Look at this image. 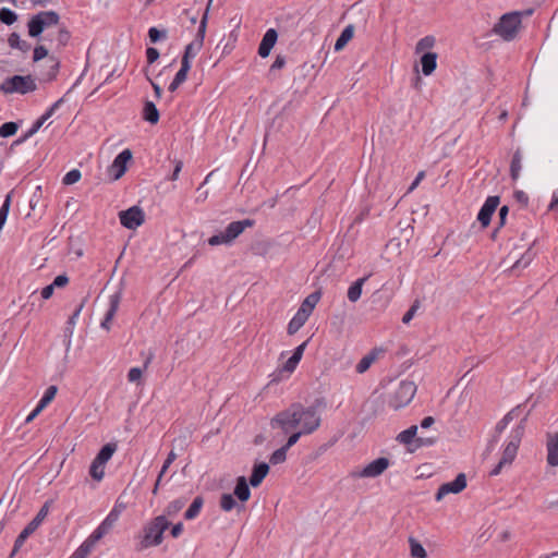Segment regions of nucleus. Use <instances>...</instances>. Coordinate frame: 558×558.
<instances>
[{
    "instance_id": "f257e3e1",
    "label": "nucleus",
    "mask_w": 558,
    "mask_h": 558,
    "mask_svg": "<svg viewBox=\"0 0 558 558\" xmlns=\"http://www.w3.org/2000/svg\"><path fill=\"white\" fill-rule=\"evenodd\" d=\"M322 423V415L317 405L304 407L300 402L292 403L289 408L278 412L270 421L271 428H279L283 434L299 429L310 435Z\"/></svg>"
},
{
    "instance_id": "f03ea898",
    "label": "nucleus",
    "mask_w": 558,
    "mask_h": 558,
    "mask_svg": "<svg viewBox=\"0 0 558 558\" xmlns=\"http://www.w3.org/2000/svg\"><path fill=\"white\" fill-rule=\"evenodd\" d=\"M169 521L165 515H158L148 522L140 536L135 549L143 551L151 546H158L163 539V532L169 527Z\"/></svg>"
},
{
    "instance_id": "7ed1b4c3",
    "label": "nucleus",
    "mask_w": 558,
    "mask_h": 558,
    "mask_svg": "<svg viewBox=\"0 0 558 558\" xmlns=\"http://www.w3.org/2000/svg\"><path fill=\"white\" fill-rule=\"evenodd\" d=\"M529 413L520 421V423L512 429L510 440L506 445L502 457L497 465L489 472L490 476H497L500 474L505 465H510L517 457L519 446L525 430V423L527 421Z\"/></svg>"
},
{
    "instance_id": "20e7f679",
    "label": "nucleus",
    "mask_w": 558,
    "mask_h": 558,
    "mask_svg": "<svg viewBox=\"0 0 558 558\" xmlns=\"http://www.w3.org/2000/svg\"><path fill=\"white\" fill-rule=\"evenodd\" d=\"M522 13L519 11L508 12L500 16L494 25L492 33L500 36L505 41L513 40L521 27Z\"/></svg>"
},
{
    "instance_id": "39448f33",
    "label": "nucleus",
    "mask_w": 558,
    "mask_h": 558,
    "mask_svg": "<svg viewBox=\"0 0 558 558\" xmlns=\"http://www.w3.org/2000/svg\"><path fill=\"white\" fill-rule=\"evenodd\" d=\"M60 15L56 11H41L33 15L28 23V35L38 38L45 31H49L52 26H58Z\"/></svg>"
},
{
    "instance_id": "423d86ee",
    "label": "nucleus",
    "mask_w": 558,
    "mask_h": 558,
    "mask_svg": "<svg viewBox=\"0 0 558 558\" xmlns=\"http://www.w3.org/2000/svg\"><path fill=\"white\" fill-rule=\"evenodd\" d=\"M254 223L252 219L232 221L227 226L225 231L210 236L208 244L211 246L230 245L246 228L253 227Z\"/></svg>"
},
{
    "instance_id": "0eeeda50",
    "label": "nucleus",
    "mask_w": 558,
    "mask_h": 558,
    "mask_svg": "<svg viewBox=\"0 0 558 558\" xmlns=\"http://www.w3.org/2000/svg\"><path fill=\"white\" fill-rule=\"evenodd\" d=\"M211 2H213V0L208 1L207 8L201 19L195 39L192 43H190L189 45H186V47L184 49V53H183L182 60H181L182 63L191 64V61L196 57V54L203 47L207 21H208V13H209V8L211 5Z\"/></svg>"
},
{
    "instance_id": "6e6552de",
    "label": "nucleus",
    "mask_w": 558,
    "mask_h": 558,
    "mask_svg": "<svg viewBox=\"0 0 558 558\" xmlns=\"http://www.w3.org/2000/svg\"><path fill=\"white\" fill-rule=\"evenodd\" d=\"M37 85L31 75H13L4 80L0 85V90L3 94H21L36 90Z\"/></svg>"
},
{
    "instance_id": "1a4fd4ad",
    "label": "nucleus",
    "mask_w": 558,
    "mask_h": 558,
    "mask_svg": "<svg viewBox=\"0 0 558 558\" xmlns=\"http://www.w3.org/2000/svg\"><path fill=\"white\" fill-rule=\"evenodd\" d=\"M47 514L48 505L46 504L41 507L36 517L22 530V532L16 537L13 549L10 554L11 558L20 550V548L24 545L25 541L39 527V525L47 517Z\"/></svg>"
},
{
    "instance_id": "9d476101",
    "label": "nucleus",
    "mask_w": 558,
    "mask_h": 558,
    "mask_svg": "<svg viewBox=\"0 0 558 558\" xmlns=\"http://www.w3.org/2000/svg\"><path fill=\"white\" fill-rule=\"evenodd\" d=\"M121 225L130 230H134L140 227L145 220V214L138 206H132L126 210L119 213Z\"/></svg>"
},
{
    "instance_id": "9b49d317",
    "label": "nucleus",
    "mask_w": 558,
    "mask_h": 558,
    "mask_svg": "<svg viewBox=\"0 0 558 558\" xmlns=\"http://www.w3.org/2000/svg\"><path fill=\"white\" fill-rule=\"evenodd\" d=\"M466 487V476L464 473H459L451 482L440 485L436 493V500H441L448 494H459Z\"/></svg>"
},
{
    "instance_id": "f8f14e48",
    "label": "nucleus",
    "mask_w": 558,
    "mask_h": 558,
    "mask_svg": "<svg viewBox=\"0 0 558 558\" xmlns=\"http://www.w3.org/2000/svg\"><path fill=\"white\" fill-rule=\"evenodd\" d=\"M499 203H500V197L497 195L488 196L486 198L485 203L481 207L478 215H477V220L480 221V223L483 228H486L489 226L492 216L496 211Z\"/></svg>"
},
{
    "instance_id": "ddd939ff",
    "label": "nucleus",
    "mask_w": 558,
    "mask_h": 558,
    "mask_svg": "<svg viewBox=\"0 0 558 558\" xmlns=\"http://www.w3.org/2000/svg\"><path fill=\"white\" fill-rule=\"evenodd\" d=\"M390 462L387 458L380 457L372 462H369L366 466H364L356 476L359 477H377L383 474L389 466Z\"/></svg>"
},
{
    "instance_id": "4468645a",
    "label": "nucleus",
    "mask_w": 558,
    "mask_h": 558,
    "mask_svg": "<svg viewBox=\"0 0 558 558\" xmlns=\"http://www.w3.org/2000/svg\"><path fill=\"white\" fill-rule=\"evenodd\" d=\"M132 158V153L130 149H124L114 158L112 165L110 166V173L112 174L114 180L120 179L126 171V163Z\"/></svg>"
},
{
    "instance_id": "2eb2a0df",
    "label": "nucleus",
    "mask_w": 558,
    "mask_h": 558,
    "mask_svg": "<svg viewBox=\"0 0 558 558\" xmlns=\"http://www.w3.org/2000/svg\"><path fill=\"white\" fill-rule=\"evenodd\" d=\"M417 433V426L412 425L408 429L402 430L398 436L397 440L400 444H403L407 446V453L411 454L416 450L417 445L414 441V438Z\"/></svg>"
},
{
    "instance_id": "dca6fc26",
    "label": "nucleus",
    "mask_w": 558,
    "mask_h": 558,
    "mask_svg": "<svg viewBox=\"0 0 558 558\" xmlns=\"http://www.w3.org/2000/svg\"><path fill=\"white\" fill-rule=\"evenodd\" d=\"M278 38V34L276 29L269 28L263 36L262 41L258 47V54L262 58H266L269 56L272 47L275 46Z\"/></svg>"
},
{
    "instance_id": "f3484780",
    "label": "nucleus",
    "mask_w": 558,
    "mask_h": 558,
    "mask_svg": "<svg viewBox=\"0 0 558 558\" xmlns=\"http://www.w3.org/2000/svg\"><path fill=\"white\" fill-rule=\"evenodd\" d=\"M438 54L433 51L421 52V72L428 76L432 75L437 68Z\"/></svg>"
},
{
    "instance_id": "a211bd4d",
    "label": "nucleus",
    "mask_w": 558,
    "mask_h": 558,
    "mask_svg": "<svg viewBox=\"0 0 558 558\" xmlns=\"http://www.w3.org/2000/svg\"><path fill=\"white\" fill-rule=\"evenodd\" d=\"M306 345H307V341H304L303 343H301L300 345H298L294 349L292 355L282 365V368H281L282 372H286L288 374H291L294 372V369L296 368L298 364L300 363V361L303 356Z\"/></svg>"
},
{
    "instance_id": "6ab92c4d",
    "label": "nucleus",
    "mask_w": 558,
    "mask_h": 558,
    "mask_svg": "<svg viewBox=\"0 0 558 558\" xmlns=\"http://www.w3.org/2000/svg\"><path fill=\"white\" fill-rule=\"evenodd\" d=\"M120 301H121V292H116L112 295H110L109 308L105 315L104 320L100 324L104 329L109 330L110 322L112 320V318L114 317V315L119 308Z\"/></svg>"
},
{
    "instance_id": "aec40b11",
    "label": "nucleus",
    "mask_w": 558,
    "mask_h": 558,
    "mask_svg": "<svg viewBox=\"0 0 558 558\" xmlns=\"http://www.w3.org/2000/svg\"><path fill=\"white\" fill-rule=\"evenodd\" d=\"M118 518L119 513L114 509L111 510L109 514L106 517V519L93 532L94 538L98 537L99 539H101L112 529Z\"/></svg>"
},
{
    "instance_id": "412c9836",
    "label": "nucleus",
    "mask_w": 558,
    "mask_h": 558,
    "mask_svg": "<svg viewBox=\"0 0 558 558\" xmlns=\"http://www.w3.org/2000/svg\"><path fill=\"white\" fill-rule=\"evenodd\" d=\"M547 463L550 466L558 465V432L551 436L548 435L547 439Z\"/></svg>"
},
{
    "instance_id": "4be33fe9",
    "label": "nucleus",
    "mask_w": 558,
    "mask_h": 558,
    "mask_svg": "<svg viewBox=\"0 0 558 558\" xmlns=\"http://www.w3.org/2000/svg\"><path fill=\"white\" fill-rule=\"evenodd\" d=\"M269 471V465L265 462H260L255 464L252 471V475L250 477V484L253 487H257L263 480L266 477Z\"/></svg>"
},
{
    "instance_id": "5701e85b",
    "label": "nucleus",
    "mask_w": 558,
    "mask_h": 558,
    "mask_svg": "<svg viewBox=\"0 0 558 558\" xmlns=\"http://www.w3.org/2000/svg\"><path fill=\"white\" fill-rule=\"evenodd\" d=\"M310 316L305 314L304 311L298 310V312L294 314V316L291 318V320L288 324V333L294 335L298 332L306 323Z\"/></svg>"
},
{
    "instance_id": "b1692460",
    "label": "nucleus",
    "mask_w": 558,
    "mask_h": 558,
    "mask_svg": "<svg viewBox=\"0 0 558 558\" xmlns=\"http://www.w3.org/2000/svg\"><path fill=\"white\" fill-rule=\"evenodd\" d=\"M234 495L242 502H244V501L250 499L251 490H250L247 481H246V478L244 476H239L236 478V485H235V488H234Z\"/></svg>"
},
{
    "instance_id": "393cba45",
    "label": "nucleus",
    "mask_w": 558,
    "mask_h": 558,
    "mask_svg": "<svg viewBox=\"0 0 558 558\" xmlns=\"http://www.w3.org/2000/svg\"><path fill=\"white\" fill-rule=\"evenodd\" d=\"M368 276L363 277L354 281L348 289V300L352 303H355L360 300L362 295V288L364 283L367 281Z\"/></svg>"
},
{
    "instance_id": "a878e982",
    "label": "nucleus",
    "mask_w": 558,
    "mask_h": 558,
    "mask_svg": "<svg viewBox=\"0 0 558 558\" xmlns=\"http://www.w3.org/2000/svg\"><path fill=\"white\" fill-rule=\"evenodd\" d=\"M143 118L145 121L156 124L159 121V111L153 101H145L143 109Z\"/></svg>"
},
{
    "instance_id": "bb28decb",
    "label": "nucleus",
    "mask_w": 558,
    "mask_h": 558,
    "mask_svg": "<svg viewBox=\"0 0 558 558\" xmlns=\"http://www.w3.org/2000/svg\"><path fill=\"white\" fill-rule=\"evenodd\" d=\"M353 35H354V26L351 24L347 25L342 29L338 39L336 40L335 50L336 51L342 50L345 47V45L352 39Z\"/></svg>"
},
{
    "instance_id": "cd10ccee",
    "label": "nucleus",
    "mask_w": 558,
    "mask_h": 558,
    "mask_svg": "<svg viewBox=\"0 0 558 558\" xmlns=\"http://www.w3.org/2000/svg\"><path fill=\"white\" fill-rule=\"evenodd\" d=\"M522 169V151L518 148L511 159L510 163V177L513 181H517L520 177Z\"/></svg>"
},
{
    "instance_id": "c85d7f7f",
    "label": "nucleus",
    "mask_w": 558,
    "mask_h": 558,
    "mask_svg": "<svg viewBox=\"0 0 558 558\" xmlns=\"http://www.w3.org/2000/svg\"><path fill=\"white\" fill-rule=\"evenodd\" d=\"M8 44L12 49H19L22 52H28L31 44L20 37L17 33H12L8 38Z\"/></svg>"
},
{
    "instance_id": "c756f323",
    "label": "nucleus",
    "mask_w": 558,
    "mask_h": 558,
    "mask_svg": "<svg viewBox=\"0 0 558 558\" xmlns=\"http://www.w3.org/2000/svg\"><path fill=\"white\" fill-rule=\"evenodd\" d=\"M319 299H320V292L319 291H315V292L308 294L305 298V300L303 301V303L301 304L299 310L300 311H304L305 314H307V316H310L311 313L313 312L314 307L318 303Z\"/></svg>"
},
{
    "instance_id": "7c9ffc66",
    "label": "nucleus",
    "mask_w": 558,
    "mask_h": 558,
    "mask_svg": "<svg viewBox=\"0 0 558 558\" xmlns=\"http://www.w3.org/2000/svg\"><path fill=\"white\" fill-rule=\"evenodd\" d=\"M117 450V445L109 442L101 447L95 458L98 459V463L106 464L113 456Z\"/></svg>"
},
{
    "instance_id": "2f4dec72",
    "label": "nucleus",
    "mask_w": 558,
    "mask_h": 558,
    "mask_svg": "<svg viewBox=\"0 0 558 558\" xmlns=\"http://www.w3.org/2000/svg\"><path fill=\"white\" fill-rule=\"evenodd\" d=\"M203 504H204V500L202 497H199V496L195 497L194 500L192 501V504L190 505V507L187 508V510L185 511L184 518L186 520L195 519L199 514Z\"/></svg>"
},
{
    "instance_id": "473e14b6",
    "label": "nucleus",
    "mask_w": 558,
    "mask_h": 558,
    "mask_svg": "<svg viewBox=\"0 0 558 558\" xmlns=\"http://www.w3.org/2000/svg\"><path fill=\"white\" fill-rule=\"evenodd\" d=\"M535 242L536 241H533L532 245L524 252V254H522L520 259H518L515 262V264L513 265V268H519V267L525 268L526 266H529L531 264V262L536 256V252L533 250Z\"/></svg>"
},
{
    "instance_id": "72a5a7b5",
    "label": "nucleus",
    "mask_w": 558,
    "mask_h": 558,
    "mask_svg": "<svg viewBox=\"0 0 558 558\" xmlns=\"http://www.w3.org/2000/svg\"><path fill=\"white\" fill-rule=\"evenodd\" d=\"M106 464L98 463V459L95 458L89 466V475L97 482H100L105 476Z\"/></svg>"
},
{
    "instance_id": "f704fd0d",
    "label": "nucleus",
    "mask_w": 558,
    "mask_h": 558,
    "mask_svg": "<svg viewBox=\"0 0 558 558\" xmlns=\"http://www.w3.org/2000/svg\"><path fill=\"white\" fill-rule=\"evenodd\" d=\"M84 306V302H82L77 307L76 310L74 311V313L69 317L68 322H66V327L64 329V333L66 337H71L73 335V330H74V327H75V324H76V320L81 314V311Z\"/></svg>"
},
{
    "instance_id": "c9c22d12",
    "label": "nucleus",
    "mask_w": 558,
    "mask_h": 558,
    "mask_svg": "<svg viewBox=\"0 0 558 558\" xmlns=\"http://www.w3.org/2000/svg\"><path fill=\"white\" fill-rule=\"evenodd\" d=\"M375 360H376V354L373 352L363 356L361 359V361L356 364V367H355L356 372L359 374L365 373L371 367V365L374 363Z\"/></svg>"
},
{
    "instance_id": "e433bc0d",
    "label": "nucleus",
    "mask_w": 558,
    "mask_h": 558,
    "mask_svg": "<svg viewBox=\"0 0 558 558\" xmlns=\"http://www.w3.org/2000/svg\"><path fill=\"white\" fill-rule=\"evenodd\" d=\"M415 391L416 386L413 383H402L397 391V395L407 398V401H409L411 398H413Z\"/></svg>"
},
{
    "instance_id": "4c0bfd02",
    "label": "nucleus",
    "mask_w": 558,
    "mask_h": 558,
    "mask_svg": "<svg viewBox=\"0 0 558 558\" xmlns=\"http://www.w3.org/2000/svg\"><path fill=\"white\" fill-rule=\"evenodd\" d=\"M220 507L223 511H231L235 507L241 509L242 507H239L234 497L231 494H223L220 498Z\"/></svg>"
},
{
    "instance_id": "58836bf2",
    "label": "nucleus",
    "mask_w": 558,
    "mask_h": 558,
    "mask_svg": "<svg viewBox=\"0 0 558 558\" xmlns=\"http://www.w3.org/2000/svg\"><path fill=\"white\" fill-rule=\"evenodd\" d=\"M100 541L98 537L94 538V534L92 533L84 542L83 544L77 548V550L81 554H84V556L87 558L92 549L94 548L95 544Z\"/></svg>"
},
{
    "instance_id": "ea45409f",
    "label": "nucleus",
    "mask_w": 558,
    "mask_h": 558,
    "mask_svg": "<svg viewBox=\"0 0 558 558\" xmlns=\"http://www.w3.org/2000/svg\"><path fill=\"white\" fill-rule=\"evenodd\" d=\"M57 391L58 388L56 386H49L38 402L39 408L45 409L53 400Z\"/></svg>"
},
{
    "instance_id": "a19ab883",
    "label": "nucleus",
    "mask_w": 558,
    "mask_h": 558,
    "mask_svg": "<svg viewBox=\"0 0 558 558\" xmlns=\"http://www.w3.org/2000/svg\"><path fill=\"white\" fill-rule=\"evenodd\" d=\"M17 20V14L8 9V8H2L0 10V21L5 24V25H12L15 21Z\"/></svg>"
},
{
    "instance_id": "79ce46f5",
    "label": "nucleus",
    "mask_w": 558,
    "mask_h": 558,
    "mask_svg": "<svg viewBox=\"0 0 558 558\" xmlns=\"http://www.w3.org/2000/svg\"><path fill=\"white\" fill-rule=\"evenodd\" d=\"M71 38L70 32L66 29V27L61 26L57 31L56 40L59 48L64 47Z\"/></svg>"
},
{
    "instance_id": "37998d69",
    "label": "nucleus",
    "mask_w": 558,
    "mask_h": 558,
    "mask_svg": "<svg viewBox=\"0 0 558 558\" xmlns=\"http://www.w3.org/2000/svg\"><path fill=\"white\" fill-rule=\"evenodd\" d=\"M19 124L16 122H5L0 126V137H10L16 133Z\"/></svg>"
},
{
    "instance_id": "c03bdc74",
    "label": "nucleus",
    "mask_w": 558,
    "mask_h": 558,
    "mask_svg": "<svg viewBox=\"0 0 558 558\" xmlns=\"http://www.w3.org/2000/svg\"><path fill=\"white\" fill-rule=\"evenodd\" d=\"M287 451H288V449L284 448L283 446L279 449H277L270 456L269 462L274 465L284 462L287 459Z\"/></svg>"
},
{
    "instance_id": "a18cd8bd",
    "label": "nucleus",
    "mask_w": 558,
    "mask_h": 558,
    "mask_svg": "<svg viewBox=\"0 0 558 558\" xmlns=\"http://www.w3.org/2000/svg\"><path fill=\"white\" fill-rule=\"evenodd\" d=\"M49 61L51 63L50 68L47 71V73H45L43 76V80L46 82H51L52 80H54L59 71V62L53 58H50Z\"/></svg>"
},
{
    "instance_id": "49530a36",
    "label": "nucleus",
    "mask_w": 558,
    "mask_h": 558,
    "mask_svg": "<svg viewBox=\"0 0 558 558\" xmlns=\"http://www.w3.org/2000/svg\"><path fill=\"white\" fill-rule=\"evenodd\" d=\"M82 174H81V171L78 169H72L71 171H69L62 179V183L64 185H71V184H74L76 183L77 181H80Z\"/></svg>"
},
{
    "instance_id": "de8ad7c7",
    "label": "nucleus",
    "mask_w": 558,
    "mask_h": 558,
    "mask_svg": "<svg viewBox=\"0 0 558 558\" xmlns=\"http://www.w3.org/2000/svg\"><path fill=\"white\" fill-rule=\"evenodd\" d=\"M148 37L151 43H157L160 39L167 38V31L165 29H158L157 27H150L148 29Z\"/></svg>"
},
{
    "instance_id": "09e8293b",
    "label": "nucleus",
    "mask_w": 558,
    "mask_h": 558,
    "mask_svg": "<svg viewBox=\"0 0 558 558\" xmlns=\"http://www.w3.org/2000/svg\"><path fill=\"white\" fill-rule=\"evenodd\" d=\"M440 438V432L437 429L434 430L433 435L430 436H423L421 435V447H429L435 445Z\"/></svg>"
},
{
    "instance_id": "8fccbe9b",
    "label": "nucleus",
    "mask_w": 558,
    "mask_h": 558,
    "mask_svg": "<svg viewBox=\"0 0 558 558\" xmlns=\"http://www.w3.org/2000/svg\"><path fill=\"white\" fill-rule=\"evenodd\" d=\"M190 70H191V64H186V63H182L181 62V68L177 72V74L174 75V80L182 85L186 81L187 73H189Z\"/></svg>"
},
{
    "instance_id": "3c124183",
    "label": "nucleus",
    "mask_w": 558,
    "mask_h": 558,
    "mask_svg": "<svg viewBox=\"0 0 558 558\" xmlns=\"http://www.w3.org/2000/svg\"><path fill=\"white\" fill-rule=\"evenodd\" d=\"M12 195H13V191H10L7 195H5V198L0 207V216L3 217V218H8V215H9V211H10V207H11V202H12Z\"/></svg>"
},
{
    "instance_id": "603ef678",
    "label": "nucleus",
    "mask_w": 558,
    "mask_h": 558,
    "mask_svg": "<svg viewBox=\"0 0 558 558\" xmlns=\"http://www.w3.org/2000/svg\"><path fill=\"white\" fill-rule=\"evenodd\" d=\"M417 308H418V299H415L413 301L411 307L409 308V311L403 315L402 323L409 324L416 315Z\"/></svg>"
},
{
    "instance_id": "864d4df0",
    "label": "nucleus",
    "mask_w": 558,
    "mask_h": 558,
    "mask_svg": "<svg viewBox=\"0 0 558 558\" xmlns=\"http://www.w3.org/2000/svg\"><path fill=\"white\" fill-rule=\"evenodd\" d=\"M289 434L290 436L287 442L283 445V447L287 448L288 450L299 441L302 435H305L299 429L291 430Z\"/></svg>"
},
{
    "instance_id": "5fc2aeb1",
    "label": "nucleus",
    "mask_w": 558,
    "mask_h": 558,
    "mask_svg": "<svg viewBox=\"0 0 558 558\" xmlns=\"http://www.w3.org/2000/svg\"><path fill=\"white\" fill-rule=\"evenodd\" d=\"M177 459V454L173 451H170L167 459L165 460L162 468L159 472V480L162 478L169 466L173 463V461Z\"/></svg>"
},
{
    "instance_id": "6e6d98bb",
    "label": "nucleus",
    "mask_w": 558,
    "mask_h": 558,
    "mask_svg": "<svg viewBox=\"0 0 558 558\" xmlns=\"http://www.w3.org/2000/svg\"><path fill=\"white\" fill-rule=\"evenodd\" d=\"M47 56H48V49L45 46L39 45V46L35 47L34 53H33L34 62H38L41 59L46 58Z\"/></svg>"
},
{
    "instance_id": "4d7b16f0",
    "label": "nucleus",
    "mask_w": 558,
    "mask_h": 558,
    "mask_svg": "<svg viewBox=\"0 0 558 558\" xmlns=\"http://www.w3.org/2000/svg\"><path fill=\"white\" fill-rule=\"evenodd\" d=\"M143 368L132 367L128 373V379L130 383H138L142 378Z\"/></svg>"
},
{
    "instance_id": "13d9d810",
    "label": "nucleus",
    "mask_w": 558,
    "mask_h": 558,
    "mask_svg": "<svg viewBox=\"0 0 558 558\" xmlns=\"http://www.w3.org/2000/svg\"><path fill=\"white\" fill-rule=\"evenodd\" d=\"M522 405L519 404L511 409L504 417L502 421H505L508 425L510 422H512L513 418L518 417L520 415Z\"/></svg>"
},
{
    "instance_id": "bf43d9fd",
    "label": "nucleus",
    "mask_w": 558,
    "mask_h": 558,
    "mask_svg": "<svg viewBox=\"0 0 558 558\" xmlns=\"http://www.w3.org/2000/svg\"><path fill=\"white\" fill-rule=\"evenodd\" d=\"M522 405L519 404L511 409L504 417L502 421H505L508 425L510 422H512L513 418L518 417L520 415Z\"/></svg>"
},
{
    "instance_id": "052dcab7",
    "label": "nucleus",
    "mask_w": 558,
    "mask_h": 558,
    "mask_svg": "<svg viewBox=\"0 0 558 558\" xmlns=\"http://www.w3.org/2000/svg\"><path fill=\"white\" fill-rule=\"evenodd\" d=\"M522 405L519 404L511 409L504 417L502 421H505L508 425L510 422H512L513 418L518 417L520 415Z\"/></svg>"
},
{
    "instance_id": "680f3d73",
    "label": "nucleus",
    "mask_w": 558,
    "mask_h": 558,
    "mask_svg": "<svg viewBox=\"0 0 558 558\" xmlns=\"http://www.w3.org/2000/svg\"><path fill=\"white\" fill-rule=\"evenodd\" d=\"M513 198L520 203L523 207L529 205V196L524 191L517 190L513 193Z\"/></svg>"
},
{
    "instance_id": "e2e57ef3",
    "label": "nucleus",
    "mask_w": 558,
    "mask_h": 558,
    "mask_svg": "<svg viewBox=\"0 0 558 558\" xmlns=\"http://www.w3.org/2000/svg\"><path fill=\"white\" fill-rule=\"evenodd\" d=\"M435 41L434 36H425L424 38H421V52H425L427 49L432 48L435 45Z\"/></svg>"
},
{
    "instance_id": "0e129e2a",
    "label": "nucleus",
    "mask_w": 558,
    "mask_h": 558,
    "mask_svg": "<svg viewBox=\"0 0 558 558\" xmlns=\"http://www.w3.org/2000/svg\"><path fill=\"white\" fill-rule=\"evenodd\" d=\"M146 58L149 64H153L159 58V51L156 48L149 47L146 49Z\"/></svg>"
},
{
    "instance_id": "69168bd1",
    "label": "nucleus",
    "mask_w": 558,
    "mask_h": 558,
    "mask_svg": "<svg viewBox=\"0 0 558 558\" xmlns=\"http://www.w3.org/2000/svg\"><path fill=\"white\" fill-rule=\"evenodd\" d=\"M508 214H509V207L506 206V205L501 206L500 209H499V213H498V217H499L498 226H499V228H502L506 225V220H507Z\"/></svg>"
},
{
    "instance_id": "338daca9",
    "label": "nucleus",
    "mask_w": 558,
    "mask_h": 558,
    "mask_svg": "<svg viewBox=\"0 0 558 558\" xmlns=\"http://www.w3.org/2000/svg\"><path fill=\"white\" fill-rule=\"evenodd\" d=\"M69 278L66 275H59L52 281V287L54 288H63L68 284Z\"/></svg>"
},
{
    "instance_id": "774afa93",
    "label": "nucleus",
    "mask_w": 558,
    "mask_h": 558,
    "mask_svg": "<svg viewBox=\"0 0 558 558\" xmlns=\"http://www.w3.org/2000/svg\"><path fill=\"white\" fill-rule=\"evenodd\" d=\"M410 546H411V555L414 558H418V542L415 537L411 536L409 538Z\"/></svg>"
}]
</instances>
